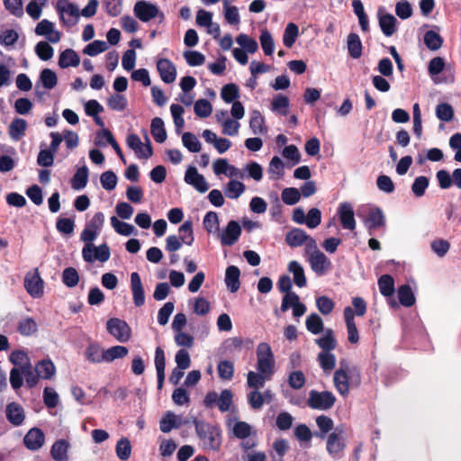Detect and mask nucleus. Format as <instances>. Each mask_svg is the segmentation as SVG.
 I'll return each mask as SVG.
<instances>
[{
	"label": "nucleus",
	"mask_w": 461,
	"mask_h": 461,
	"mask_svg": "<svg viewBox=\"0 0 461 461\" xmlns=\"http://www.w3.org/2000/svg\"><path fill=\"white\" fill-rule=\"evenodd\" d=\"M196 434L205 450H219L221 444L219 428L204 421H195Z\"/></svg>",
	"instance_id": "obj_1"
},
{
	"label": "nucleus",
	"mask_w": 461,
	"mask_h": 461,
	"mask_svg": "<svg viewBox=\"0 0 461 461\" xmlns=\"http://www.w3.org/2000/svg\"><path fill=\"white\" fill-rule=\"evenodd\" d=\"M257 368L258 371L267 375H272L274 373L275 359L271 347L262 342L257 348Z\"/></svg>",
	"instance_id": "obj_2"
},
{
	"label": "nucleus",
	"mask_w": 461,
	"mask_h": 461,
	"mask_svg": "<svg viewBox=\"0 0 461 461\" xmlns=\"http://www.w3.org/2000/svg\"><path fill=\"white\" fill-rule=\"evenodd\" d=\"M56 10L64 25L72 27L77 23L80 14L78 7L75 4L68 0H59L56 5Z\"/></svg>",
	"instance_id": "obj_3"
},
{
	"label": "nucleus",
	"mask_w": 461,
	"mask_h": 461,
	"mask_svg": "<svg viewBox=\"0 0 461 461\" xmlns=\"http://www.w3.org/2000/svg\"><path fill=\"white\" fill-rule=\"evenodd\" d=\"M336 402V397L330 391L318 392L312 390L309 393L308 405L312 409L329 410Z\"/></svg>",
	"instance_id": "obj_4"
},
{
	"label": "nucleus",
	"mask_w": 461,
	"mask_h": 461,
	"mask_svg": "<svg viewBox=\"0 0 461 461\" xmlns=\"http://www.w3.org/2000/svg\"><path fill=\"white\" fill-rule=\"evenodd\" d=\"M136 17L141 22L147 23L153 18L159 17L160 22L164 20V14L161 13L156 5L144 0L138 1L133 8Z\"/></svg>",
	"instance_id": "obj_5"
},
{
	"label": "nucleus",
	"mask_w": 461,
	"mask_h": 461,
	"mask_svg": "<svg viewBox=\"0 0 461 461\" xmlns=\"http://www.w3.org/2000/svg\"><path fill=\"white\" fill-rule=\"evenodd\" d=\"M110 249L106 244L95 246L94 244L85 245L82 249V257L86 262L92 263L95 260L106 262L110 258Z\"/></svg>",
	"instance_id": "obj_6"
},
{
	"label": "nucleus",
	"mask_w": 461,
	"mask_h": 461,
	"mask_svg": "<svg viewBox=\"0 0 461 461\" xmlns=\"http://www.w3.org/2000/svg\"><path fill=\"white\" fill-rule=\"evenodd\" d=\"M107 330L119 342L124 343L130 340L131 337V330L126 321L112 318L107 321Z\"/></svg>",
	"instance_id": "obj_7"
},
{
	"label": "nucleus",
	"mask_w": 461,
	"mask_h": 461,
	"mask_svg": "<svg viewBox=\"0 0 461 461\" xmlns=\"http://www.w3.org/2000/svg\"><path fill=\"white\" fill-rule=\"evenodd\" d=\"M348 364L345 360H341L339 367L335 371L333 375V383L336 390L339 394L346 397L349 393V377L348 374Z\"/></svg>",
	"instance_id": "obj_8"
},
{
	"label": "nucleus",
	"mask_w": 461,
	"mask_h": 461,
	"mask_svg": "<svg viewBox=\"0 0 461 461\" xmlns=\"http://www.w3.org/2000/svg\"><path fill=\"white\" fill-rule=\"evenodd\" d=\"M24 287L27 293L33 298H40L43 295L44 282L40 276L38 268L26 274Z\"/></svg>",
	"instance_id": "obj_9"
},
{
	"label": "nucleus",
	"mask_w": 461,
	"mask_h": 461,
	"mask_svg": "<svg viewBox=\"0 0 461 461\" xmlns=\"http://www.w3.org/2000/svg\"><path fill=\"white\" fill-rule=\"evenodd\" d=\"M145 138L146 143L143 144L140 137L135 133L130 134L127 137L126 142L128 147L133 149L140 158H149L153 154L150 140L147 134L145 135Z\"/></svg>",
	"instance_id": "obj_10"
},
{
	"label": "nucleus",
	"mask_w": 461,
	"mask_h": 461,
	"mask_svg": "<svg viewBox=\"0 0 461 461\" xmlns=\"http://www.w3.org/2000/svg\"><path fill=\"white\" fill-rule=\"evenodd\" d=\"M364 224L368 230L369 234L372 230L384 228L386 225V218L383 210L379 207H370L364 219Z\"/></svg>",
	"instance_id": "obj_11"
},
{
	"label": "nucleus",
	"mask_w": 461,
	"mask_h": 461,
	"mask_svg": "<svg viewBox=\"0 0 461 461\" xmlns=\"http://www.w3.org/2000/svg\"><path fill=\"white\" fill-rule=\"evenodd\" d=\"M241 234V227L236 221H230L226 228L219 233L222 246H232L237 242Z\"/></svg>",
	"instance_id": "obj_12"
},
{
	"label": "nucleus",
	"mask_w": 461,
	"mask_h": 461,
	"mask_svg": "<svg viewBox=\"0 0 461 461\" xmlns=\"http://www.w3.org/2000/svg\"><path fill=\"white\" fill-rule=\"evenodd\" d=\"M338 215L341 226L345 230H354L356 229L355 213L349 203H341L338 208Z\"/></svg>",
	"instance_id": "obj_13"
},
{
	"label": "nucleus",
	"mask_w": 461,
	"mask_h": 461,
	"mask_svg": "<svg viewBox=\"0 0 461 461\" xmlns=\"http://www.w3.org/2000/svg\"><path fill=\"white\" fill-rule=\"evenodd\" d=\"M35 33L44 36L51 43H58L61 39V34L55 29L54 23L47 19L41 20L37 24Z\"/></svg>",
	"instance_id": "obj_14"
},
{
	"label": "nucleus",
	"mask_w": 461,
	"mask_h": 461,
	"mask_svg": "<svg viewBox=\"0 0 461 461\" xmlns=\"http://www.w3.org/2000/svg\"><path fill=\"white\" fill-rule=\"evenodd\" d=\"M186 184L194 186L199 193H205L209 189L204 176L198 173L196 167H189L185 175Z\"/></svg>",
	"instance_id": "obj_15"
},
{
	"label": "nucleus",
	"mask_w": 461,
	"mask_h": 461,
	"mask_svg": "<svg viewBox=\"0 0 461 461\" xmlns=\"http://www.w3.org/2000/svg\"><path fill=\"white\" fill-rule=\"evenodd\" d=\"M308 262L312 270L318 276L324 275L331 267L330 260L321 251L311 255V257L308 258Z\"/></svg>",
	"instance_id": "obj_16"
},
{
	"label": "nucleus",
	"mask_w": 461,
	"mask_h": 461,
	"mask_svg": "<svg viewBox=\"0 0 461 461\" xmlns=\"http://www.w3.org/2000/svg\"><path fill=\"white\" fill-rule=\"evenodd\" d=\"M343 429L336 428L327 440V450L330 455L337 457L345 447L344 438L342 437Z\"/></svg>",
	"instance_id": "obj_17"
},
{
	"label": "nucleus",
	"mask_w": 461,
	"mask_h": 461,
	"mask_svg": "<svg viewBox=\"0 0 461 461\" xmlns=\"http://www.w3.org/2000/svg\"><path fill=\"white\" fill-rule=\"evenodd\" d=\"M131 290L133 303L137 307L145 303V293L140 275L137 272L131 274Z\"/></svg>",
	"instance_id": "obj_18"
},
{
	"label": "nucleus",
	"mask_w": 461,
	"mask_h": 461,
	"mask_svg": "<svg viewBox=\"0 0 461 461\" xmlns=\"http://www.w3.org/2000/svg\"><path fill=\"white\" fill-rule=\"evenodd\" d=\"M157 69L163 82L173 83L176 77V68L167 59H160L157 62Z\"/></svg>",
	"instance_id": "obj_19"
},
{
	"label": "nucleus",
	"mask_w": 461,
	"mask_h": 461,
	"mask_svg": "<svg viewBox=\"0 0 461 461\" xmlns=\"http://www.w3.org/2000/svg\"><path fill=\"white\" fill-rule=\"evenodd\" d=\"M343 315L347 326L348 340L351 344H356L359 340V335L354 320L353 309L349 306L346 307Z\"/></svg>",
	"instance_id": "obj_20"
},
{
	"label": "nucleus",
	"mask_w": 461,
	"mask_h": 461,
	"mask_svg": "<svg viewBox=\"0 0 461 461\" xmlns=\"http://www.w3.org/2000/svg\"><path fill=\"white\" fill-rule=\"evenodd\" d=\"M44 434L37 428H33L28 431L23 438L24 445L30 450H38L44 443Z\"/></svg>",
	"instance_id": "obj_21"
},
{
	"label": "nucleus",
	"mask_w": 461,
	"mask_h": 461,
	"mask_svg": "<svg viewBox=\"0 0 461 461\" xmlns=\"http://www.w3.org/2000/svg\"><path fill=\"white\" fill-rule=\"evenodd\" d=\"M28 123L24 119L14 118L8 128V134L14 141L21 140L26 133Z\"/></svg>",
	"instance_id": "obj_22"
},
{
	"label": "nucleus",
	"mask_w": 461,
	"mask_h": 461,
	"mask_svg": "<svg viewBox=\"0 0 461 461\" xmlns=\"http://www.w3.org/2000/svg\"><path fill=\"white\" fill-rule=\"evenodd\" d=\"M183 420L181 416L176 415L172 411H167L159 421V429L164 433L170 432L173 429H178L182 426Z\"/></svg>",
	"instance_id": "obj_23"
},
{
	"label": "nucleus",
	"mask_w": 461,
	"mask_h": 461,
	"mask_svg": "<svg viewBox=\"0 0 461 461\" xmlns=\"http://www.w3.org/2000/svg\"><path fill=\"white\" fill-rule=\"evenodd\" d=\"M154 364L157 371L158 388L161 389L165 380L166 358L164 350L160 347L156 348Z\"/></svg>",
	"instance_id": "obj_24"
},
{
	"label": "nucleus",
	"mask_w": 461,
	"mask_h": 461,
	"mask_svg": "<svg viewBox=\"0 0 461 461\" xmlns=\"http://www.w3.org/2000/svg\"><path fill=\"white\" fill-rule=\"evenodd\" d=\"M240 271L237 267L230 266L227 267L225 273V284L231 293H235L240 289Z\"/></svg>",
	"instance_id": "obj_25"
},
{
	"label": "nucleus",
	"mask_w": 461,
	"mask_h": 461,
	"mask_svg": "<svg viewBox=\"0 0 461 461\" xmlns=\"http://www.w3.org/2000/svg\"><path fill=\"white\" fill-rule=\"evenodd\" d=\"M288 271L293 274L294 284L302 288L306 286L307 279L303 266L296 260H293L288 264Z\"/></svg>",
	"instance_id": "obj_26"
},
{
	"label": "nucleus",
	"mask_w": 461,
	"mask_h": 461,
	"mask_svg": "<svg viewBox=\"0 0 461 461\" xmlns=\"http://www.w3.org/2000/svg\"><path fill=\"white\" fill-rule=\"evenodd\" d=\"M308 234L302 229L294 228L285 235L286 243L292 247L296 248L304 244Z\"/></svg>",
	"instance_id": "obj_27"
},
{
	"label": "nucleus",
	"mask_w": 461,
	"mask_h": 461,
	"mask_svg": "<svg viewBox=\"0 0 461 461\" xmlns=\"http://www.w3.org/2000/svg\"><path fill=\"white\" fill-rule=\"evenodd\" d=\"M80 63L79 56L71 49L62 51L59 59V66L62 68L68 67H77Z\"/></svg>",
	"instance_id": "obj_28"
},
{
	"label": "nucleus",
	"mask_w": 461,
	"mask_h": 461,
	"mask_svg": "<svg viewBox=\"0 0 461 461\" xmlns=\"http://www.w3.org/2000/svg\"><path fill=\"white\" fill-rule=\"evenodd\" d=\"M7 420L15 426H19L24 420L23 409L17 403L12 402L6 407Z\"/></svg>",
	"instance_id": "obj_29"
},
{
	"label": "nucleus",
	"mask_w": 461,
	"mask_h": 461,
	"mask_svg": "<svg viewBox=\"0 0 461 461\" xmlns=\"http://www.w3.org/2000/svg\"><path fill=\"white\" fill-rule=\"evenodd\" d=\"M86 358L91 363L104 362V350L99 344L91 342L85 352Z\"/></svg>",
	"instance_id": "obj_30"
},
{
	"label": "nucleus",
	"mask_w": 461,
	"mask_h": 461,
	"mask_svg": "<svg viewBox=\"0 0 461 461\" xmlns=\"http://www.w3.org/2000/svg\"><path fill=\"white\" fill-rule=\"evenodd\" d=\"M315 342L322 349L321 352H330L337 347V341L331 329H327L324 335L317 339Z\"/></svg>",
	"instance_id": "obj_31"
},
{
	"label": "nucleus",
	"mask_w": 461,
	"mask_h": 461,
	"mask_svg": "<svg viewBox=\"0 0 461 461\" xmlns=\"http://www.w3.org/2000/svg\"><path fill=\"white\" fill-rule=\"evenodd\" d=\"M35 372L41 379H50L55 375L56 368L52 361L43 359L36 364Z\"/></svg>",
	"instance_id": "obj_32"
},
{
	"label": "nucleus",
	"mask_w": 461,
	"mask_h": 461,
	"mask_svg": "<svg viewBox=\"0 0 461 461\" xmlns=\"http://www.w3.org/2000/svg\"><path fill=\"white\" fill-rule=\"evenodd\" d=\"M150 132L154 140L158 143H163L167 140V131L161 118L155 117L151 121Z\"/></svg>",
	"instance_id": "obj_33"
},
{
	"label": "nucleus",
	"mask_w": 461,
	"mask_h": 461,
	"mask_svg": "<svg viewBox=\"0 0 461 461\" xmlns=\"http://www.w3.org/2000/svg\"><path fill=\"white\" fill-rule=\"evenodd\" d=\"M348 54L353 59H358L362 55V42L356 33H349L347 39Z\"/></svg>",
	"instance_id": "obj_34"
},
{
	"label": "nucleus",
	"mask_w": 461,
	"mask_h": 461,
	"mask_svg": "<svg viewBox=\"0 0 461 461\" xmlns=\"http://www.w3.org/2000/svg\"><path fill=\"white\" fill-rule=\"evenodd\" d=\"M249 128L253 134L258 135L267 132V127L265 126V120L260 112L255 110L251 113L249 120Z\"/></svg>",
	"instance_id": "obj_35"
},
{
	"label": "nucleus",
	"mask_w": 461,
	"mask_h": 461,
	"mask_svg": "<svg viewBox=\"0 0 461 461\" xmlns=\"http://www.w3.org/2000/svg\"><path fill=\"white\" fill-rule=\"evenodd\" d=\"M68 443L65 439L56 441L50 449L51 456L56 461H65L68 458Z\"/></svg>",
	"instance_id": "obj_36"
},
{
	"label": "nucleus",
	"mask_w": 461,
	"mask_h": 461,
	"mask_svg": "<svg viewBox=\"0 0 461 461\" xmlns=\"http://www.w3.org/2000/svg\"><path fill=\"white\" fill-rule=\"evenodd\" d=\"M245 185L238 180H230L225 186V195L230 199H238L244 192Z\"/></svg>",
	"instance_id": "obj_37"
},
{
	"label": "nucleus",
	"mask_w": 461,
	"mask_h": 461,
	"mask_svg": "<svg viewBox=\"0 0 461 461\" xmlns=\"http://www.w3.org/2000/svg\"><path fill=\"white\" fill-rule=\"evenodd\" d=\"M88 181V168L86 166L79 167L75 173L71 185L75 190H81L86 187Z\"/></svg>",
	"instance_id": "obj_38"
},
{
	"label": "nucleus",
	"mask_w": 461,
	"mask_h": 461,
	"mask_svg": "<svg viewBox=\"0 0 461 461\" xmlns=\"http://www.w3.org/2000/svg\"><path fill=\"white\" fill-rule=\"evenodd\" d=\"M267 173L272 180H278L284 176V163L279 157L275 156L269 162Z\"/></svg>",
	"instance_id": "obj_39"
},
{
	"label": "nucleus",
	"mask_w": 461,
	"mask_h": 461,
	"mask_svg": "<svg viewBox=\"0 0 461 461\" xmlns=\"http://www.w3.org/2000/svg\"><path fill=\"white\" fill-rule=\"evenodd\" d=\"M305 326L308 331L315 335L322 332L324 329L322 319L317 313H311L306 318Z\"/></svg>",
	"instance_id": "obj_40"
},
{
	"label": "nucleus",
	"mask_w": 461,
	"mask_h": 461,
	"mask_svg": "<svg viewBox=\"0 0 461 461\" xmlns=\"http://www.w3.org/2000/svg\"><path fill=\"white\" fill-rule=\"evenodd\" d=\"M178 235L177 236L181 241L185 245H192L194 237L193 232V223L191 221H185L178 229Z\"/></svg>",
	"instance_id": "obj_41"
},
{
	"label": "nucleus",
	"mask_w": 461,
	"mask_h": 461,
	"mask_svg": "<svg viewBox=\"0 0 461 461\" xmlns=\"http://www.w3.org/2000/svg\"><path fill=\"white\" fill-rule=\"evenodd\" d=\"M378 287L380 293L385 296H392L394 293V280L390 275H383L378 279Z\"/></svg>",
	"instance_id": "obj_42"
},
{
	"label": "nucleus",
	"mask_w": 461,
	"mask_h": 461,
	"mask_svg": "<svg viewBox=\"0 0 461 461\" xmlns=\"http://www.w3.org/2000/svg\"><path fill=\"white\" fill-rule=\"evenodd\" d=\"M396 19L392 14H384L379 17V25L385 36H391L395 32Z\"/></svg>",
	"instance_id": "obj_43"
},
{
	"label": "nucleus",
	"mask_w": 461,
	"mask_h": 461,
	"mask_svg": "<svg viewBox=\"0 0 461 461\" xmlns=\"http://www.w3.org/2000/svg\"><path fill=\"white\" fill-rule=\"evenodd\" d=\"M222 4L226 22L230 24H239L240 22V17L238 8L236 6L230 5V0H223Z\"/></svg>",
	"instance_id": "obj_44"
},
{
	"label": "nucleus",
	"mask_w": 461,
	"mask_h": 461,
	"mask_svg": "<svg viewBox=\"0 0 461 461\" xmlns=\"http://www.w3.org/2000/svg\"><path fill=\"white\" fill-rule=\"evenodd\" d=\"M271 376L260 372L249 371L247 378L248 385L256 390L262 388L265 385L266 380H269Z\"/></svg>",
	"instance_id": "obj_45"
},
{
	"label": "nucleus",
	"mask_w": 461,
	"mask_h": 461,
	"mask_svg": "<svg viewBox=\"0 0 461 461\" xmlns=\"http://www.w3.org/2000/svg\"><path fill=\"white\" fill-rule=\"evenodd\" d=\"M318 361L325 373L331 372L336 366V357L330 352H321L318 355Z\"/></svg>",
	"instance_id": "obj_46"
},
{
	"label": "nucleus",
	"mask_w": 461,
	"mask_h": 461,
	"mask_svg": "<svg viewBox=\"0 0 461 461\" xmlns=\"http://www.w3.org/2000/svg\"><path fill=\"white\" fill-rule=\"evenodd\" d=\"M398 298L402 305L411 307L415 303L414 294L408 285H403L398 289Z\"/></svg>",
	"instance_id": "obj_47"
},
{
	"label": "nucleus",
	"mask_w": 461,
	"mask_h": 461,
	"mask_svg": "<svg viewBox=\"0 0 461 461\" xmlns=\"http://www.w3.org/2000/svg\"><path fill=\"white\" fill-rule=\"evenodd\" d=\"M129 353L124 346H113L104 350V362H113L118 358H123Z\"/></svg>",
	"instance_id": "obj_48"
},
{
	"label": "nucleus",
	"mask_w": 461,
	"mask_h": 461,
	"mask_svg": "<svg viewBox=\"0 0 461 461\" xmlns=\"http://www.w3.org/2000/svg\"><path fill=\"white\" fill-rule=\"evenodd\" d=\"M17 330L23 336H31L37 331L38 325L34 319L27 317L19 321Z\"/></svg>",
	"instance_id": "obj_49"
},
{
	"label": "nucleus",
	"mask_w": 461,
	"mask_h": 461,
	"mask_svg": "<svg viewBox=\"0 0 461 461\" xmlns=\"http://www.w3.org/2000/svg\"><path fill=\"white\" fill-rule=\"evenodd\" d=\"M299 34L298 26L294 23H289L283 35V42L287 48H291L295 42Z\"/></svg>",
	"instance_id": "obj_50"
},
{
	"label": "nucleus",
	"mask_w": 461,
	"mask_h": 461,
	"mask_svg": "<svg viewBox=\"0 0 461 461\" xmlns=\"http://www.w3.org/2000/svg\"><path fill=\"white\" fill-rule=\"evenodd\" d=\"M424 43L430 50H438L441 48L443 40L438 32L428 31L424 35Z\"/></svg>",
	"instance_id": "obj_51"
},
{
	"label": "nucleus",
	"mask_w": 461,
	"mask_h": 461,
	"mask_svg": "<svg viewBox=\"0 0 461 461\" xmlns=\"http://www.w3.org/2000/svg\"><path fill=\"white\" fill-rule=\"evenodd\" d=\"M40 81L41 82L44 88L50 90L57 86L58 77L53 70L50 68H44L41 72Z\"/></svg>",
	"instance_id": "obj_52"
},
{
	"label": "nucleus",
	"mask_w": 461,
	"mask_h": 461,
	"mask_svg": "<svg viewBox=\"0 0 461 461\" xmlns=\"http://www.w3.org/2000/svg\"><path fill=\"white\" fill-rule=\"evenodd\" d=\"M288 107H289V100L286 96L283 95H277L274 97L272 101V111L282 114H288Z\"/></svg>",
	"instance_id": "obj_53"
},
{
	"label": "nucleus",
	"mask_w": 461,
	"mask_h": 461,
	"mask_svg": "<svg viewBox=\"0 0 461 461\" xmlns=\"http://www.w3.org/2000/svg\"><path fill=\"white\" fill-rule=\"evenodd\" d=\"M236 41L246 52L255 53L258 50V42L247 34H240Z\"/></svg>",
	"instance_id": "obj_54"
},
{
	"label": "nucleus",
	"mask_w": 461,
	"mask_h": 461,
	"mask_svg": "<svg viewBox=\"0 0 461 461\" xmlns=\"http://www.w3.org/2000/svg\"><path fill=\"white\" fill-rule=\"evenodd\" d=\"M281 198L284 203L287 205H294L301 199V193L295 187H286L281 193Z\"/></svg>",
	"instance_id": "obj_55"
},
{
	"label": "nucleus",
	"mask_w": 461,
	"mask_h": 461,
	"mask_svg": "<svg viewBox=\"0 0 461 461\" xmlns=\"http://www.w3.org/2000/svg\"><path fill=\"white\" fill-rule=\"evenodd\" d=\"M260 44L264 53L272 55L275 50V43L271 33L267 30H262L259 37Z\"/></svg>",
	"instance_id": "obj_56"
},
{
	"label": "nucleus",
	"mask_w": 461,
	"mask_h": 461,
	"mask_svg": "<svg viewBox=\"0 0 461 461\" xmlns=\"http://www.w3.org/2000/svg\"><path fill=\"white\" fill-rule=\"evenodd\" d=\"M183 145L190 151V152H199L201 150V142L197 139V137L191 132H185L182 136Z\"/></svg>",
	"instance_id": "obj_57"
},
{
	"label": "nucleus",
	"mask_w": 461,
	"mask_h": 461,
	"mask_svg": "<svg viewBox=\"0 0 461 461\" xmlns=\"http://www.w3.org/2000/svg\"><path fill=\"white\" fill-rule=\"evenodd\" d=\"M131 454V446L127 438H122L116 444V455L119 459L125 461Z\"/></svg>",
	"instance_id": "obj_58"
},
{
	"label": "nucleus",
	"mask_w": 461,
	"mask_h": 461,
	"mask_svg": "<svg viewBox=\"0 0 461 461\" xmlns=\"http://www.w3.org/2000/svg\"><path fill=\"white\" fill-rule=\"evenodd\" d=\"M62 282L68 287H75L79 282V276L76 268L67 267L62 273Z\"/></svg>",
	"instance_id": "obj_59"
},
{
	"label": "nucleus",
	"mask_w": 461,
	"mask_h": 461,
	"mask_svg": "<svg viewBox=\"0 0 461 461\" xmlns=\"http://www.w3.org/2000/svg\"><path fill=\"white\" fill-rule=\"evenodd\" d=\"M107 49L108 45L104 41L96 40L86 45L83 52L88 56L94 57L105 51Z\"/></svg>",
	"instance_id": "obj_60"
},
{
	"label": "nucleus",
	"mask_w": 461,
	"mask_h": 461,
	"mask_svg": "<svg viewBox=\"0 0 461 461\" xmlns=\"http://www.w3.org/2000/svg\"><path fill=\"white\" fill-rule=\"evenodd\" d=\"M111 224L117 233L124 236L131 235L135 230L131 224L121 221L115 216L111 217Z\"/></svg>",
	"instance_id": "obj_61"
},
{
	"label": "nucleus",
	"mask_w": 461,
	"mask_h": 461,
	"mask_svg": "<svg viewBox=\"0 0 461 461\" xmlns=\"http://www.w3.org/2000/svg\"><path fill=\"white\" fill-rule=\"evenodd\" d=\"M233 393L229 389H224L221 391V394L218 398L217 407L221 412H225L230 410V405L232 404Z\"/></svg>",
	"instance_id": "obj_62"
},
{
	"label": "nucleus",
	"mask_w": 461,
	"mask_h": 461,
	"mask_svg": "<svg viewBox=\"0 0 461 461\" xmlns=\"http://www.w3.org/2000/svg\"><path fill=\"white\" fill-rule=\"evenodd\" d=\"M194 113L201 118H206L211 115L212 107L211 103L206 99H199L194 106Z\"/></svg>",
	"instance_id": "obj_63"
},
{
	"label": "nucleus",
	"mask_w": 461,
	"mask_h": 461,
	"mask_svg": "<svg viewBox=\"0 0 461 461\" xmlns=\"http://www.w3.org/2000/svg\"><path fill=\"white\" fill-rule=\"evenodd\" d=\"M436 115L440 121L449 122L453 119L454 111L450 104L443 103L437 105Z\"/></svg>",
	"instance_id": "obj_64"
}]
</instances>
